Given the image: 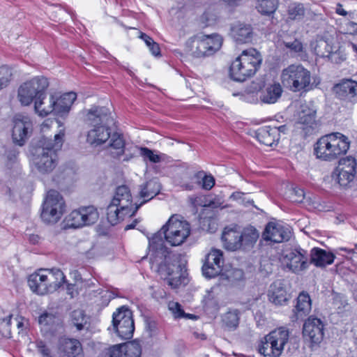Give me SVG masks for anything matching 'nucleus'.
<instances>
[{
	"mask_svg": "<svg viewBox=\"0 0 357 357\" xmlns=\"http://www.w3.org/2000/svg\"><path fill=\"white\" fill-rule=\"evenodd\" d=\"M259 236L258 230L253 226H248L240 231L241 248L250 249L254 247Z\"/></svg>",
	"mask_w": 357,
	"mask_h": 357,
	"instance_id": "38",
	"label": "nucleus"
},
{
	"mask_svg": "<svg viewBox=\"0 0 357 357\" xmlns=\"http://www.w3.org/2000/svg\"><path fill=\"white\" fill-rule=\"evenodd\" d=\"M283 262L287 268L294 273H298L309 266V255L307 250L300 246L287 250L283 256Z\"/></svg>",
	"mask_w": 357,
	"mask_h": 357,
	"instance_id": "14",
	"label": "nucleus"
},
{
	"mask_svg": "<svg viewBox=\"0 0 357 357\" xmlns=\"http://www.w3.org/2000/svg\"><path fill=\"white\" fill-rule=\"evenodd\" d=\"M272 128H275L278 130V134L279 135H280V133H283V134L286 133V132L288 130L287 126L285 124L280 126H272Z\"/></svg>",
	"mask_w": 357,
	"mask_h": 357,
	"instance_id": "60",
	"label": "nucleus"
},
{
	"mask_svg": "<svg viewBox=\"0 0 357 357\" xmlns=\"http://www.w3.org/2000/svg\"><path fill=\"white\" fill-rule=\"evenodd\" d=\"M215 185V178L212 176L204 175L202 178V188L205 190H211Z\"/></svg>",
	"mask_w": 357,
	"mask_h": 357,
	"instance_id": "57",
	"label": "nucleus"
},
{
	"mask_svg": "<svg viewBox=\"0 0 357 357\" xmlns=\"http://www.w3.org/2000/svg\"><path fill=\"white\" fill-rule=\"evenodd\" d=\"M13 69L6 65L0 66V91L6 88L13 79Z\"/></svg>",
	"mask_w": 357,
	"mask_h": 357,
	"instance_id": "44",
	"label": "nucleus"
},
{
	"mask_svg": "<svg viewBox=\"0 0 357 357\" xmlns=\"http://www.w3.org/2000/svg\"><path fill=\"white\" fill-rule=\"evenodd\" d=\"M71 318L72 323L76 326L77 329L78 331L82 330L86 324L84 312L81 310H74L71 314Z\"/></svg>",
	"mask_w": 357,
	"mask_h": 357,
	"instance_id": "46",
	"label": "nucleus"
},
{
	"mask_svg": "<svg viewBox=\"0 0 357 357\" xmlns=\"http://www.w3.org/2000/svg\"><path fill=\"white\" fill-rule=\"evenodd\" d=\"M222 44V38L218 34L197 35L191 40V54L197 58L208 56L219 50Z\"/></svg>",
	"mask_w": 357,
	"mask_h": 357,
	"instance_id": "9",
	"label": "nucleus"
},
{
	"mask_svg": "<svg viewBox=\"0 0 357 357\" xmlns=\"http://www.w3.org/2000/svg\"><path fill=\"white\" fill-rule=\"evenodd\" d=\"M109 126H97L88 132L87 142L91 145L98 146L106 142L110 138Z\"/></svg>",
	"mask_w": 357,
	"mask_h": 357,
	"instance_id": "33",
	"label": "nucleus"
},
{
	"mask_svg": "<svg viewBox=\"0 0 357 357\" xmlns=\"http://www.w3.org/2000/svg\"><path fill=\"white\" fill-rule=\"evenodd\" d=\"M316 117V111L307 105H301V110L298 114V122L301 124L311 126Z\"/></svg>",
	"mask_w": 357,
	"mask_h": 357,
	"instance_id": "40",
	"label": "nucleus"
},
{
	"mask_svg": "<svg viewBox=\"0 0 357 357\" xmlns=\"http://www.w3.org/2000/svg\"><path fill=\"white\" fill-rule=\"evenodd\" d=\"M268 296L269 301L276 305L285 304L290 298V295L286 289L285 284L280 280H278L271 284Z\"/></svg>",
	"mask_w": 357,
	"mask_h": 357,
	"instance_id": "23",
	"label": "nucleus"
},
{
	"mask_svg": "<svg viewBox=\"0 0 357 357\" xmlns=\"http://www.w3.org/2000/svg\"><path fill=\"white\" fill-rule=\"evenodd\" d=\"M221 238L224 247L228 250L235 251L241 248L240 230L236 227H225Z\"/></svg>",
	"mask_w": 357,
	"mask_h": 357,
	"instance_id": "26",
	"label": "nucleus"
},
{
	"mask_svg": "<svg viewBox=\"0 0 357 357\" xmlns=\"http://www.w3.org/2000/svg\"><path fill=\"white\" fill-rule=\"evenodd\" d=\"M48 293L56 291L65 281V275L59 268L44 269Z\"/></svg>",
	"mask_w": 357,
	"mask_h": 357,
	"instance_id": "36",
	"label": "nucleus"
},
{
	"mask_svg": "<svg viewBox=\"0 0 357 357\" xmlns=\"http://www.w3.org/2000/svg\"><path fill=\"white\" fill-rule=\"evenodd\" d=\"M56 351L59 357H82L83 349L79 340L61 337L58 340Z\"/></svg>",
	"mask_w": 357,
	"mask_h": 357,
	"instance_id": "20",
	"label": "nucleus"
},
{
	"mask_svg": "<svg viewBox=\"0 0 357 357\" xmlns=\"http://www.w3.org/2000/svg\"><path fill=\"white\" fill-rule=\"evenodd\" d=\"M334 259L335 255L332 252L314 248L310 251L309 262L317 267L322 268L333 264Z\"/></svg>",
	"mask_w": 357,
	"mask_h": 357,
	"instance_id": "32",
	"label": "nucleus"
},
{
	"mask_svg": "<svg viewBox=\"0 0 357 357\" xmlns=\"http://www.w3.org/2000/svg\"><path fill=\"white\" fill-rule=\"evenodd\" d=\"M283 44L287 49L289 50V52L291 54L294 53L301 55L303 52V44L297 39H295L291 42L284 41Z\"/></svg>",
	"mask_w": 357,
	"mask_h": 357,
	"instance_id": "47",
	"label": "nucleus"
},
{
	"mask_svg": "<svg viewBox=\"0 0 357 357\" xmlns=\"http://www.w3.org/2000/svg\"><path fill=\"white\" fill-rule=\"evenodd\" d=\"M166 241L172 246L183 244L190 234V224L185 220H179L172 216L162 227Z\"/></svg>",
	"mask_w": 357,
	"mask_h": 357,
	"instance_id": "8",
	"label": "nucleus"
},
{
	"mask_svg": "<svg viewBox=\"0 0 357 357\" xmlns=\"http://www.w3.org/2000/svg\"><path fill=\"white\" fill-rule=\"evenodd\" d=\"M112 202L121 208L122 213H128L134 209L132 195L127 185H122L116 188Z\"/></svg>",
	"mask_w": 357,
	"mask_h": 357,
	"instance_id": "24",
	"label": "nucleus"
},
{
	"mask_svg": "<svg viewBox=\"0 0 357 357\" xmlns=\"http://www.w3.org/2000/svg\"><path fill=\"white\" fill-rule=\"evenodd\" d=\"M169 310L172 312L176 318L184 317L185 315V312L178 303H171L169 305Z\"/></svg>",
	"mask_w": 357,
	"mask_h": 357,
	"instance_id": "53",
	"label": "nucleus"
},
{
	"mask_svg": "<svg viewBox=\"0 0 357 357\" xmlns=\"http://www.w3.org/2000/svg\"><path fill=\"white\" fill-rule=\"evenodd\" d=\"M282 88L280 83L273 82L264 85L260 91L259 99L266 104H273L281 97Z\"/></svg>",
	"mask_w": 357,
	"mask_h": 357,
	"instance_id": "29",
	"label": "nucleus"
},
{
	"mask_svg": "<svg viewBox=\"0 0 357 357\" xmlns=\"http://www.w3.org/2000/svg\"><path fill=\"white\" fill-rule=\"evenodd\" d=\"M256 137L261 144L268 146H271L279 141L278 130L271 126L259 128L256 132Z\"/></svg>",
	"mask_w": 357,
	"mask_h": 357,
	"instance_id": "34",
	"label": "nucleus"
},
{
	"mask_svg": "<svg viewBox=\"0 0 357 357\" xmlns=\"http://www.w3.org/2000/svg\"><path fill=\"white\" fill-rule=\"evenodd\" d=\"M44 269L31 274L28 278V284L31 291L38 295L48 294V287L45 279L47 276L43 273Z\"/></svg>",
	"mask_w": 357,
	"mask_h": 357,
	"instance_id": "30",
	"label": "nucleus"
},
{
	"mask_svg": "<svg viewBox=\"0 0 357 357\" xmlns=\"http://www.w3.org/2000/svg\"><path fill=\"white\" fill-rule=\"evenodd\" d=\"M278 6V0H258L255 7L262 15L270 16L275 12Z\"/></svg>",
	"mask_w": 357,
	"mask_h": 357,
	"instance_id": "39",
	"label": "nucleus"
},
{
	"mask_svg": "<svg viewBox=\"0 0 357 357\" xmlns=\"http://www.w3.org/2000/svg\"><path fill=\"white\" fill-rule=\"evenodd\" d=\"M356 166V160L354 158L349 156L342 158L334 169L332 178L343 188L351 187L357 175Z\"/></svg>",
	"mask_w": 357,
	"mask_h": 357,
	"instance_id": "10",
	"label": "nucleus"
},
{
	"mask_svg": "<svg viewBox=\"0 0 357 357\" xmlns=\"http://www.w3.org/2000/svg\"><path fill=\"white\" fill-rule=\"evenodd\" d=\"M302 333L304 342L313 349L318 347L324 339V324L320 319L310 316L303 324Z\"/></svg>",
	"mask_w": 357,
	"mask_h": 357,
	"instance_id": "12",
	"label": "nucleus"
},
{
	"mask_svg": "<svg viewBox=\"0 0 357 357\" xmlns=\"http://www.w3.org/2000/svg\"><path fill=\"white\" fill-rule=\"evenodd\" d=\"M112 317L113 326L117 335L123 340L132 338L135 331L132 311L122 306L114 312Z\"/></svg>",
	"mask_w": 357,
	"mask_h": 357,
	"instance_id": "11",
	"label": "nucleus"
},
{
	"mask_svg": "<svg viewBox=\"0 0 357 357\" xmlns=\"http://www.w3.org/2000/svg\"><path fill=\"white\" fill-rule=\"evenodd\" d=\"M219 18L217 12L212 9L206 10L199 18V23L203 28L216 24Z\"/></svg>",
	"mask_w": 357,
	"mask_h": 357,
	"instance_id": "42",
	"label": "nucleus"
},
{
	"mask_svg": "<svg viewBox=\"0 0 357 357\" xmlns=\"http://www.w3.org/2000/svg\"><path fill=\"white\" fill-rule=\"evenodd\" d=\"M123 357H140L142 348L139 342L133 340L123 344Z\"/></svg>",
	"mask_w": 357,
	"mask_h": 357,
	"instance_id": "41",
	"label": "nucleus"
},
{
	"mask_svg": "<svg viewBox=\"0 0 357 357\" xmlns=\"http://www.w3.org/2000/svg\"><path fill=\"white\" fill-rule=\"evenodd\" d=\"M224 326L229 329H235L239 324V312L237 310H229L222 317Z\"/></svg>",
	"mask_w": 357,
	"mask_h": 357,
	"instance_id": "43",
	"label": "nucleus"
},
{
	"mask_svg": "<svg viewBox=\"0 0 357 357\" xmlns=\"http://www.w3.org/2000/svg\"><path fill=\"white\" fill-rule=\"evenodd\" d=\"M289 332L284 327L275 329L267 335L266 339L268 340L271 347V357H280L284 350V347L288 342Z\"/></svg>",
	"mask_w": 357,
	"mask_h": 357,
	"instance_id": "21",
	"label": "nucleus"
},
{
	"mask_svg": "<svg viewBox=\"0 0 357 357\" xmlns=\"http://www.w3.org/2000/svg\"><path fill=\"white\" fill-rule=\"evenodd\" d=\"M140 154L146 159H149V161L158 163L160 162L161 158L160 156L158 154H155L153 151L146 147H141L139 149Z\"/></svg>",
	"mask_w": 357,
	"mask_h": 357,
	"instance_id": "49",
	"label": "nucleus"
},
{
	"mask_svg": "<svg viewBox=\"0 0 357 357\" xmlns=\"http://www.w3.org/2000/svg\"><path fill=\"white\" fill-rule=\"evenodd\" d=\"M86 121L93 127L109 126L114 123L109 109L100 106H93L86 110Z\"/></svg>",
	"mask_w": 357,
	"mask_h": 357,
	"instance_id": "17",
	"label": "nucleus"
},
{
	"mask_svg": "<svg viewBox=\"0 0 357 357\" xmlns=\"http://www.w3.org/2000/svg\"><path fill=\"white\" fill-rule=\"evenodd\" d=\"M149 249L152 252L150 257L151 268L160 278L167 281L172 289H176L188 282L185 266L177 261L175 255L169 252L164 245L161 234H155L149 239Z\"/></svg>",
	"mask_w": 357,
	"mask_h": 357,
	"instance_id": "1",
	"label": "nucleus"
},
{
	"mask_svg": "<svg viewBox=\"0 0 357 357\" xmlns=\"http://www.w3.org/2000/svg\"><path fill=\"white\" fill-rule=\"evenodd\" d=\"M139 38L144 41V43L148 47L150 46L151 43L154 42L152 38H151L149 36L146 35L144 33L141 32Z\"/></svg>",
	"mask_w": 357,
	"mask_h": 357,
	"instance_id": "59",
	"label": "nucleus"
},
{
	"mask_svg": "<svg viewBox=\"0 0 357 357\" xmlns=\"http://www.w3.org/2000/svg\"><path fill=\"white\" fill-rule=\"evenodd\" d=\"M224 264L223 253L221 250L213 249L206 256L202 266L203 275L208 278L218 276L222 271Z\"/></svg>",
	"mask_w": 357,
	"mask_h": 357,
	"instance_id": "16",
	"label": "nucleus"
},
{
	"mask_svg": "<svg viewBox=\"0 0 357 357\" xmlns=\"http://www.w3.org/2000/svg\"><path fill=\"white\" fill-rule=\"evenodd\" d=\"M123 344H116L109 348L108 354L110 357H123Z\"/></svg>",
	"mask_w": 357,
	"mask_h": 357,
	"instance_id": "54",
	"label": "nucleus"
},
{
	"mask_svg": "<svg viewBox=\"0 0 357 357\" xmlns=\"http://www.w3.org/2000/svg\"><path fill=\"white\" fill-rule=\"evenodd\" d=\"M311 310V300L307 294L301 293L297 298L296 305L290 317L291 321L294 322L303 319Z\"/></svg>",
	"mask_w": 357,
	"mask_h": 357,
	"instance_id": "31",
	"label": "nucleus"
},
{
	"mask_svg": "<svg viewBox=\"0 0 357 357\" xmlns=\"http://www.w3.org/2000/svg\"><path fill=\"white\" fill-rule=\"evenodd\" d=\"M291 198L293 202L301 203L305 198V192L303 189L294 187L291 190Z\"/></svg>",
	"mask_w": 357,
	"mask_h": 357,
	"instance_id": "51",
	"label": "nucleus"
},
{
	"mask_svg": "<svg viewBox=\"0 0 357 357\" xmlns=\"http://www.w3.org/2000/svg\"><path fill=\"white\" fill-rule=\"evenodd\" d=\"M291 236V232L288 227L273 222H268L262 233L264 241L276 243L288 241Z\"/></svg>",
	"mask_w": 357,
	"mask_h": 357,
	"instance_id": "18",
	"label": "nucleus"
},
{
	"mask_svg": "<svg viewBox=\"0 0 357 357\" xmlns=\"http://www.w3.org/2000/svg\"><path fill=\"white\" fill-rule=\"evenodd\" d=\"M336 13L342 16H346L347 13L345 11L341 5H339V7L336 9Z\"/></svg>",
	"mask_w": 357,
	"mask_h": 357,
	"instance_id": "64",
	"label": "nucleus"
},
{
	"mask_svg": "<svg viewBox=\"0 0 357 357\" xmlns=\"http://www.w3.org/2000/svg\"><path fill=\"white\" fill-rule=\"evenodd\" d=\"M333 37L328 33L318 35L311 43V47L315 54L320 57H328L335 49L333 45Z\"/></svg>",
	"mask_w": 357,
	"mask_h": 357,
	"instance_id": "22",
	"label": "nucleus"
},
{
	"mask_svg": "<svg viewBox=\"0 0 357 357\" xmlns=\"http://www.w3.org/2000/svg\"><path fill=\"white\" fill-rule=\"evenodd\" d=\"M333 91L340 100L351 103L357 102V82L342 79L333 87Z\"/></svg>",
	"mask_w": 357,
	"mask_h": 357,
	"instance_id": "19",
	"label": "nucleus"
},
{
	"mask_svg": "<svg viewBox=\"0 0 357 357\" xmlns=\"http://www.w3.org/2000/svg\"><path fill=\"white\" fill-rule=\"evenodd\" d=\"M64 132H60L54 135V139L42 137L38 146L31 150V161L38 173L49 174L58 165L57 150L63 144Z\"/></svg>",
	"mask_w": 357,
	"mask_h": 357,
	"instance_id": "2",
	"label": "nucleus"
},
{
	"mask_svg": "<svg viewBox=\"0 0 357 357\" xmlns=\"http://www.w3.org/2000/svg\"><path fill=\"white\" fill-rule=\"evenodd\" d=\"M161 190L160 183L155 179H151L139 185V197L143 199L140 204H135V206H139V208L160 193Z\"/></svg>",
	"mask_w": 357,
	"mask_h": 357,
	"instance_id": "27",
	"label": "nucleus"
},
{
	"mask_svg": "<svg viewBox=\"0 0 357 357\" xmlns=\"http://www.w3.org/2000/svg\"><path fill=\"white\" fill-rule=\"evenodd\" d=\"M33 131V123L27 116L17 114L13 119L12 138L14 144L23 146Z\"/></svg>",
	"mask_w": 357,
	"mask_h": 357,
	"instance_id": "15",
	"label": "nucleus"
},
{
	"mask_svg": "<svg viewBox=\"0 0 357 357\" xmlns=\"http://www.w3.org/2000/svg\"><path fill=\"white\" fill-rule=\"evenodd\" d=\"M271 347L269 344L268 340L266 339V336L264 337L260 342L258 344V351L259 354L264 355V356H270L271 357Z\"/></svg>",
	"mask_w": 357,
	"mask_h": 357,
	"instance_id": "50",
	"label": "nucleus"
},
{
	"mask_svg": "<svg viewBox=\"0 0 357 357\" xmlns=\"http://www.w3.org/2000/svg\"><path fill=\"white\" fill-rule=\"evenodd\" d=\"M137 223H138V220L137 219L134 220L131 224L127 225L125 227V230L134 229L136 227Z\"/></svg>",
	"mask_w": 357,
	"mask_h": 357,
	"instance_id": "63",
	"label": "nucleus"
},
{
	"mask_svg": "<svg viewBox=\"0 0 357 357\" xmlns=\"http://www.w3.org/2000/svg\"><path fill=\"white\" fill-rule=\"evenodd\" d=\"M139 208V206H135L133 210H130L129 213H122V209L118 204L111 201L107 208V218L112 225H116L123 220L126 217H132L135 215Z\"/></svg>",
	"mask_w": 357,
	"mask_h": 357,
	"instance_id": "28",
	"label": "nucleus"
},
{
	"mask_svg": "<svg viewBox=\"0 0 357 357\" xmlns=\"http://www.w3.org/2000/svg\"><path fill=\"white\" fill-rule=\"evenodd\" d=\"M261 62V56L255 49L244 50L232 62L229 68V75L234 81L244 82L256 73Z\"/></svg>",
	"mask_w": 357,
	"mask_h": 357,
	"instance_id": "4",
	"label": "nucleus"
},
{
	"mask_svg": "<svg viewBox=\"0 0 357 357\" xmlns=\"http://www.w3.org/2000/svg\"><path fill=\"white\" fill-rule=\"evenodd\" d=\"M348 137L340 132H332L320 137L314 147L316 157L324 161H334L346 154L349 149Z\"/></svg>",
	"mask_w": 357,
	"mask_h": 357,
	"instance_id": "3",
	"label": "nucleus"
},
{
	"mask_svg": "<svg viewBox=\"0 0 357 357\" xmlns=\"http://www.w3.org/2000/svg\"><path fill=\"white\" fill-rule=\"evenodd\" d=\"M228 6L231 7L237 6L239 5L241 0H223Z\"/></svg>",
	"mask_w": 357,
	"mask_h": 357,
	"instance_id": "62",
	"label": "nucleus"
},
{
	"mask_svg": "<svg viewBox=\"0 0 357 357\" xmlns=\"http://www.w3.org/2000/svg\"><path fill=\"white\" fill-rule=\"evenodd\" d=\"M110 141L109 146L114 149L123 151L124 146V142L120 135L114 133L112 135H110Z\"/></svg>",
	"mask_w": 357,
	"mask_h": 357,
	"instance_id": "48",
	"label": "nucleus"
},
{
	"mask_svg": "<svg viewBox=\"0 0 357 357\" xmlns=\"http://www.w3.org/2000/svg\"><path fill=\"white\" fill-rule=\"evenodd\" d=\"M230 34L237 43H247L252 40L253 29L250 24L237 22L231 24Z\"/></svg>",
	"mask_w": 357,
	"mask_h": 357,
	"instance_id": "25",
	"label": "nucleus"
},
{
	"mask_svg": "<svg viewBox=\"0 0 357 357\" xmlns=\"http://www.w3.org/2000/svg\"><path fill=\"white\" fill-rule=\"evenodd\" d=\"M283 85L293 92H307L314 89L312 74L302 65L291 64L281 73Z\"/></svg>",
	"mask_w": 357,
	"mask_h": 357,
	"instance_id": "5",
	"label": "nucleus"
},
{
	"mask_svg": "<svg viewBox=\"0 0 357 357\" xmlns=\"http://www.w3.org/2000/svg\"><path fill=\"white\" fill-rule=\"evenodd\" d=\"M49 86L47 78L36 76L22 82L17 89V98L24 106L30 105L36 99L41 97Z\"/></svg>",
	"mask_w": 357,
	"mask_h": 357,
	"instance_id": "6",
	"label": "nucleus"
},
{
	"mask_svg": "<svg viewBox=\"0 0 357 357\" xmlns=\"http://www.w3.org/2000/svg\"><path fill=\"white\" fill-rule=\"evenodd\" d=\"M333 304L338 310L343 309L348 305L345 296L341 294H337L334 297Z\"/></svg>",
	"mask_w": 357,
	"mask_h": 357,
	"instance_id": "55",
	"label": "nucleus"
},
{
	"mask_svg": "<svg viewBox=\"0 0 357 357\" xmlns=\"http://www.w3.org/2000/svg\"><path fill=\"white\" fill-rule=\"evenodd\" d=\"M149 50L152 53L153 55L158 56L160 55V49L157 43L155 41L151 43L150 46H149Z\"/></svg>",
	"mask_w": 357,
	"mask_h": 357,
	"instance_id": "58",
	"label": "nucleus"
},
{
	"mask_svg": "<svg viewBox=\"0 0 357 357\" xmlns=\"http://www.w3.org/2000/svg\"><path fill=\"white\" fill-rule=\"evenodd\" d=\"M54 96L52 95L47 99L46 98V92L41 97L34 100L35 110L41 116H46L54 112Z\"/></svg>",
	"mask_w": 357,
	"mask_h": 357,
	"instance_id": "37",
	"label": "nucleus"
},
{
	"mask_svg": "<svg viewBox=\"0 0 357 357\" xmlns=\"http://www.w3.org/2000/svg\"><path fill=\"white\" fill-rule=\"evenodd\" d=\"M98 218L97 208L93 206H89L73 211L66 218V221L70 227L79 228L94 224Z\"/></svg>",
	"mask_w": 357,
	"mask_h": 357,
	"instance_id": "13",
	"label": "nucleus"
},
{
	"mask_svg": "<svg viewBox=\"0 0 357 357\" xmlns=\"http://www.w3.org/2000/svg\"><path fill=\"white\" fill-rule=\"evenodd\" d=\"M146 328L149 333L151 337L157 335L158 331V324L151 318H146L145 320Z\"/></svg>",
	"mask_w": 357,
	"mask_h": 357,
	"instance_id": "52",
	"label": "nucleus"
},
{
	"mask_svg": "<svg viewBox=\"0 0 357 357\" xmlns=\"http://www.w3.org/2000/svg\"><path fill=\"white\" fill-rule=\"evenodd\" d=\"M54 316L48 312H44L38 318V322L43 326H48L53 322Z\"/></svg>",
	"mask_w": 357,
	"mask_h": 357,
	"instance_id": "56",
	"label": "nucleus"
},
{
	"mask_svg": "<svg viewBox=\"0 0 357 357\" xmlns=\"http://www.w3.org/2000/svg\"><path fill=\"white\" fill-rule=\"evenodd\" d=\"M288 17L291 20H299L305 14V9L303 4L294 3L288 8Z\"/></svg>",
	"mask_w": 357,
	"mask_h": 357,
	"instance_id": "45",
	"label": "nucleus"
},
{
	"mask_svg": "<svg viewBox=\"0 0 357 357\" xmlns=\"http://www.w3.org/2000/svg\"><path fill=\"white\" fill-rule=\"evenodd\" d=\"M76 98L77 94L74 92L66 93L58 98H54V113L61 116L68 113Z\"/></svg>",
	"mask_w": 357,
	"mask_h": 357,
	"instance_id": "35",
	"label": "nucleus"
},
{
	"mask_svg": "<svg viewBox=\"0 0 357 357\" xmlns=\"http://www.w3.org/2000/svg\"><path fill=\"white\" fill-rule=\"evenodd\" d=\"M65 208V202L60 193L50 190L43 202L40 217L45 222L54 224L61 219Z\"/></svg>",
	"mask_w": 357,
	"mask_h": 357,
	"instance_id": "7",
	"label": "nucleus"
},
{
	"mask_svg": "<svg viewBox=\"0 0 357 357\" xmlns=\"http://www.w3.org/2000/svg\"><path fill=\"white\" fill-rule=\"evenodd\" d=\"M347 26L353 33H357V23L354 22H349L347 24Z\"/></svg>",
	"mask_w": 357,
	"mask_h": 357,
	"instance_id": "61",
	"label": "nucleus"
}]
</instances>
